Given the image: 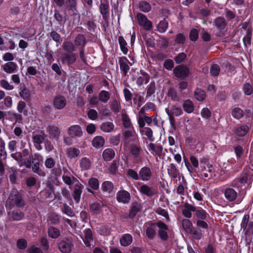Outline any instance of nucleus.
Segmentation results:
<instances>
[{
	"instance_id": "13",
	"label": "nucleus",
	"mask_w": 253,
	"mask_h": 253,
	"mask_svg": "<svg viewBox=\"0 0 253 253\" xmlns=\"http://www.w3.org/2000/svg\"><path fill=\"white\" fill-rule=\"evenodd\" d=\"M139 175L140 180L148 181L151 179L153 175L152 169L148 166H144L139 171Z\"/></svg>"
},
{
	"instance_id": "27",
	"label": "nucleus",
	"mask_w": 253,
	"mask_h": 253,
	"mask_svg": "<svg viewBox=\"0 0 253 253\" xmlns=\"http://www.w3.org/2000/svg\"><path fill=\"white\" fill-rule=\"evenodd\" d=\"M156 223H151L146 230V235L150 240H153L156 235Z\"/></svg>"
},
{
	"instance_id": "23",
	"label": "nucleus",
	"mask_w": 253,
	"mask_h": 253,
	"mask_svg": "<svg viewBox=\"0 0 253 253\" xmlns=\"http://www.w3.org/2000/svg\"><path fill=\"white\" fill-rule=\"evenodd\" d=\"M46 131L48 133L50 138H57L60 135V129L55 125L48 126L46 128Z\"/></svg>"
},
{
	"instance_id": "45",
	"label": "nucleus",
	"mask_w": 253,
	"mask_h": 253,
	"mask_svg": "<svg viewBox=\"0 0 253 253\" xmlns=\"http://www.w3.org/2000/svg\"><path fill=\"white\" fill-rule=\"evenodd\" d=\"M121 245L124 247L129 246L132 241V237L129 234L123 235L120 239Z\"/></svg>"
},
{
	"instance_id": "41",
	"label": "nucleus",
	"mask_w": 253,
	"mask_h": 253,
	"mask_svg": "<svg viewBox=\"0 0 253 253\" xmlns=\"http://www.w3.org/2000/svg\"><path fill=\"white\" fill-rule=\"evenodd\" d=\"M188 233L191 234L193 239L197 240H201L203 235L202 229L197 227L193 228L191 231H190Z\"/></svg>"
},
{
	"instance_id": "19",
	"label": "nucleus",
	"mask_w": 253,
	"mask_h": 253,
	"mask_svg": "<svg viewBox=\"0 0 253 253\" xmlns=\"http://www.w3.org/2000/svg\"><path fill=\"white\" fill-rule=\"evenodd\" d=\"M66 103L67 100L66 98L61 95H56L53 100L54 107L58 110L63 109L66 105Z\"/></svg>"
},
{
	"instance_id": "20",
	"label": "nucleus",
	"mask_w": 253,
	"mask_h": 253,
	"mask_svg": "<svg viewBox=\"0 0 253 253\" xmlns=\"http://www.w3.org/2000/svg\"><path fill=\"white\" fill-rule=\"evenodd\" d=\"M139 192L141 194L145 195L149 197H153L158 193V191L157 188L149 187L146 184H143L140 186Z\"/></svg>"
},
{
	"instance_id": "56",
	"label": "nucleus",
	"mask_w": 253,
	"mask_h": 253,
	"mask_svg": "<svg viewBox=\"0 0 253 253\" xmlns=\"http://www.w3.org/2000/svg\"><path fill=\"white\" fill-rule=\"evenodd\" d=\"M122 122L124 126L126 128H132V126L130 118L126 113L122 114Z\"/></svg>"
},
{
	"instance_id": "48",
	"label": "nucleus",
	"mask_w": 253,
	"mask_h": 253,
	"mask_svg": "<svg viewBox=\"0 0 253 253\" xmlns=\"http://www.w3.org/2000/svg\"><path fill=\"white\" fill-rule=\"evenodd\" d=\"M103 206V205L101 206L100 203L94 202L89 205V210L93 214H97L100 212Z\"/></svg>"
},
{
	"instance_id": "49",
	"label": "nucleus",
	"mask_w": 253,
	"mask_h": 253,
	"mask_svg": "<svg viewBox=\"0 0 253 253\" xmlns=\"http://www.w3.org/2000/svg\"><path fill=\"white\" fill-rule=\"evenodd\" d=\"M140 210V206L137 203H133L132 204L128 217L133 218Z\"/></svg>"
},
{
	"instance_id": "38",
	"label": "nucleus",
	"mask_w": 253,
	"mask_h": 253,
	"mask_svg": "<svg viewBox=\"0 0 253 253\" xmlns=\"http://www.w3.org/2000/svg\"><path fill=\"white\" fill-rule=\"evenodd\" d=\"M3 70L7 73L11 74L16 70L17 64L13 62H8L2 66Z\"/></svg>"
},
{
	"instance_id": "40",
	"label": "nucleus",
	"mask_w": 253,
	"mask_h": 253,
	"mask_svg": "<svg viewBox=\"0 0 253 253\" xmlns=\"http://www.w3.org/2000/svg\"><path fill=\"white\" fill-rule=\"evenodd\" d=\"M100 128L104 132H111L114 129V125L112 122H104L100 125Z\"/></svg>"
},
{
	"instance_id": "16",
	"label": "nucleus",
	"mask_w": 253,
	"mask_h": 253,
	"mask_svg": "<svg viewBox=\"0 0 253 253\" xmlns=\"http://www.w3.org/2000/svg\"><path fill=\"white\" fill-rule=\"evenodd\" d=\"M139 25L147 31L150 30L152 28L151 22L148 20L145 15L142 13H138L136 16Z\"/></svg>"
},
{
	"instance_id": "51",
	"label": "nucleus",
	"mask_w": 253,
	"mask_h": 253,
	"mask_svg": "<svg viewBox=\"0 0 253 253\" xmlns=\"http://www.w3.org/2000/svg\"><path fill=\"white\" fill-rule=\"evenodd\" d=\"M48 236L52 239H56L59 237L60 235V232L57 228L50 226L48 229Z\"/></svg>"
},
{
	"instance_id": "62",
	"label": "nucleus",
	"mask_w": 253,
	"mask_h": 253,
	"mask_svg": "<svg viewBox=\"0 0 253 253\" xmlns=\"http://www.w3.org/2000/svg\"><path fill=\"white\" fill-rule=\"evenodd\" d=\"M119 43L121 51L124 54H126L128 52V49L126 47L127 43L125 40L122 36L118 38Z\"/></svg>"
},
{
	"instance_id": "28",
	"label": "nucleus",
	"mask_w": 253,
	"mask_h": 253,
	"mask_svg": "<svg viewBox=\"0 0 253 253\" xmlns=\"http://www.w3.org/2000/svg\"><path fill=\"white\" fill-rule=\"evenodd\" d=\"M137 121L139 128H143L145 124L150 126L152 123V119L151 117L147 115H144V116H139L138 117Z\"/></svg>"
},
{
	"instance_id": "43",
	"label": "nucleus",
	"mask_w": 253,
	"mask_h": 253,
	"mask_svg": "<svg viewBox=\"0 0 253 253\" xmlns=\"http://www.w3.org/2000/svg\"><path fill=\"white\" fill-rule=\"evenodd\" d=\"M195 98L199 101H203L206 97V94L204 90L200 88H197L194 92Z\"/></svg>"
},
{
	"instance_id": "14",
	"label": "nucleus",
	"mask_w": 253,
	"mask_h": 253,
	"mask_svg": "<svg viewBox=\"0 0 253 253\" xmlns=\"http://www.w3.org/2000/svg\"><path fill=\"white\" fill-rule=\"evenodd\" d=\"M118 62L120 70L122 72L123 76H126L130 69L128 64H129L130 66H131L132 64L129 62L127 58L125 56L119 57Z\"/></svg>"
},
{
	"instance_id": "8",
	"label": "nucleus",
	"mask_w": 253,
	"mask_h": 253,
	"mask_svg": "<svg viewBox=\"0 0 253 253\" xmlns=\"http://www.w3.org/2000/svg\"><path fill=\"white\" fill-rule=\"evenodd\" d=\"M142 148L137 144H132L130 146V152L136 164L142 163L143 158L141 155Z\"/></svg>"
},
{
	"instance_id": "5",
	"label": "nucleus",
	"mask_w": 253,
	"mask_h": 253,
	"mask_svg": "<svg viewBox=\"0 0 253 253\" xmlns=\"http://www.w3.org/2000/svg\"><path fill=\"white\" fill-rule=\"evenodd\" d=\"M7 216L10 220L19 221L24 217V213L20 210L15 208H6Z\"/></svg>"
},
{
	"instance_id": "2",
	"label": "nucleus",
	"mask_w": 253,
	"mask_h": 253,
	"mask_svg": "<svg viewBox=\"0 0 253 253\" xmlns=\"http://www.w3.org/2000/svg\"><path fill=\"white\" fill-rule=\"evenodd\" d=\"M253 175V169H249L242 173L241 176L235 178L232 183V186L235 187H240L242 185L250 183Z\"/></svg>"
},
{
	"instance_id": "52",
	"label": "nucleus",
	"mask_w": 253,
	"mask_h": 253,
	"mask_svg": "<svg viewBox=\"0 0 253 253\" xmlns=\"http://www.w3.org/2000/svg\"><path fill=\"white\" fill-rule=\"evenodd\" d=\"M19 94L21 97L26 101H28L30 99V91L29 89L26 87L23 88L21 87L20 88Z\"/></svg>"
},
{
	"instance_id": "37",
	"label": "nucleus",
	"mask_w": 253,
	"mask_h": 253,
	"mask_svg": "<svg viewBox=\"0 0 253 253\" xmlns=\"http://www.w3.org/2000/svg\"><path fill=\"white\" fill-rule=\"evenodd\" d=\"M84 237L83 241L87 247H90L91 242L93 241L92 233L90 229L87 228L84 231Z\"/></svg>"
},
{
	"instance_id": "39",
	"label": "nucleus",
	"mask_w": 253,
	"mask_h": 253,
	"mask_svg": "<svg viewBox=\"0 0 253 253\" xmlns=\"http://www.w3.org/2000/svg\"><path fill=\"white\" fill-rule=\"evenodd\" d=\"M80 165L82 170H87L90 169L91 162L89 159L84 157L80 160Z\"/></svg>"
},
{
	"instance_id": "24",
	"label": "nucleus",
	"mask_w": 253,
	"mask_h": 253,
	"mask_svg": "<svg viewBox=\"0 0 253 253\" xmlns=\"http://www.w3.org/2000/svg\"><path fill=\"white\" fill-rule=\"evenodd\" d=\"M148 149L152 154H155L159 157L162 156L163 147L161 145H156L154 143H150L148 145Z\"/></svg>"
},
{
	"instance_id": "12",
	"label": "nucleus",
	"mask_w": 253,
	"mask_h": 253,
	"mask_svg": "<svg viewBox=\"0 0 253 253\" xmlns=\"http://www.w3.org/2000/svg\"><path fill=\"white\" fill-rule=\"evenodd\" d=\"M67 133L71 138H75L82 137L83 135V131L80 126L73 125L68 128Z\"/></svg>"
},
{
	"instance_id": "22",
	"label": "nucleus",
	"mask_w": 253,
	"mask_h": 253,
	"mask_svg": "<svg viewBox=\"0 0 253 253\" xmlns=\"http://www.w3.org/2000/svg\"><path fill=\"white\" fill-rule=\"evenodd\" d=\"M130 199V194L126 190H120L117 193V200L119 202L127 204L129 202Z\"/></svg>"
},
{
	"instance_id": "30",
	"label": "nucleus",
	"mask_w": 253,
	"mask_h": 253,
	"mask_svg": "<svg viewBox=\"0 0 253 253\" xmlns=\"http://www.w3.org/2000/svg\"><path fill=\"white\" fill-rule=\"evenodd\" d=\"M184 206V209L182 210L183 215L187 218H191L192 217L191 211H196V207L187 203H185Z\"/></svg>"
},
{
	"instance_id": "10",
	"label": "nucleus",
	"mask_w": 253,
	"mask_h": 253,
	"mask_svg": "<svg viewBox=\"0 0 253 253\" xmlns=\"http://www.w3.org/2000/svg\"><path fill=\"white\" fill-rule=\"evenodd\" d=\"M123 136L125 144L127 145L131 140L134 142L138 141L137 134L133 127L124 130Z\"/></svg>"
},
{
	"instance_id": "15",
	"label": "nucleus",
	"mask_w": 253,
	"mask_h": 253,
	"mask_svg": "<svg viewBox=\"0 0 253 253\" xmlns=\"http://www.w3.org/2000/svg\"><path fill=\"white\" fill-rule=\"evenodd\" d=\"M76 60L77 56L75 53H63L61 56L62 64H67L68 66L74 64Z\"/></svg>"
},
{
	"instance_id": "63",
	"label": "nucleus",
	"mask_w": 253,
	"mask_h": 253,
	"mask_svg": "<svg viewBox=\"0 0 253 253\" xmlns=\"http://www.w3.org/2000/svg\"><path fill=\"white\" fill-rule=\"evenodd\" d=\"M89 186L94 190H97L99 189V183L98 180L95 177L90 178L88 181Z\"/></svg>"
},
{
	"instance_id": "6",
	"label": "nucleus",
	"mask_w": 253,
	"mask_h": 253,
	"mask_svg": "<svg viewBox=\"0 0 253 253\" xmlns=\"http://www.w3.org/2000/svg\"><path fill=\"white\" fill-rule=\"evenodd\" d=\"M73 246V241L71 238L61 240L58 244V249L63 253H70Z\"/></svg>"
},
{
	"instance_id": "31",
	"label": "nucleus",
	"mask_w": 253,
	"mask_h": 253,
	"mask_svg": "<svg viewBox=\"0 0 253 253\" xmlns=\"http://www.w3.org/2000/svg\"><path fill=\"white\" fill-rule=\"evenodd\" d=\"M114 189L113 183L109 181H104L101 185V189L103 193L110 194Z\"/></svg>"
},
{
	"instance_id": "4",
	"label": "nucleus",
	"mask_w": 253,
	"mask_h": 253,
	"mask_svg": "<svg viewBox=\"0 0 253 253\" xmlns=\"http://www.w3.org/2000/svg\"><path fill=\"white\" fill-rule=\"evenodd\" d=\"M213 26L219 30L217 36L222 37L224 35V32L227 26V22L224 17L219 16L216 18L213 22Z\"/></svg>"
},
{
	"instance_id": "32",
	"label": "nucleus",
	"mask_w": 253,
	"mask_h": 253,
	"mask_svg": "<svg viewBox=\"0 0 253 253\" xmlns=\"http://www.w3.org/2000/svg\"><path fill=\"white\" fill-rule=\"evenodd\" d=\"M140 73L141 76L137 78L136 83L137 85L141 86L143 83L147 84L149 81L150 78L148 74L142 70H140Z\"/></svg>"
},
{
	"instance_id": "29",
	"label": "nucleus",
	"mask_w": 253,
	"mask_h": 253,
	"mask_svg": "<svg viewBox=\"0 0 253 253\" xmlns=\"http://www.w3.org/2000/svg\"><path fill=\"white\" fill-rule=\"evenodd\" d=\"M75 46L79 48H83L86 43V39L83 34H79L75 39Z\"/></svg>"
},
{
	"instance_id": "7",
	"label": "nucleus",
	"mask_w": 253,
	"mask_h": 253,
	"mask_svg": "<svg viewBox=\"0 0 253 253\" xmlns=\"http://www.w3.org/2000/svg\"><path fill=\"white\" fill-rule=\"evenodd\" d=\"M173 74L177 78L184 80L189 74V69L185 65H178L174 68Z\"/></svg>"
},
{
	"instance_id": "33",
	"label": "nucleus",
	"mask_w": 253,
	"mask_h": 253,
	"mask_svg": "<svg viewBox=\"0 0 253 253\" xmlns=\"http://www.w3.org/2000/svg\"><path fill=\"white\" fill-rule=\"evenodd\" d=\"M83 186L82 184H77L75 186L73 197L76 203H79L80 201L81 196L82 193Z\"/></svg>"
},
{
	"instance_id": "21",
	"label": "nucleus",
	"mask_w": 253,
	"mask_h": 253,
	"mask_svg": "<svg viewBox=\"0 0 253 253\" xmlns=\"http://www.w3.org/2000/svg\"><path fill=\"white\" fill-rule=\"evenodd\" d=\"M99 12L102 16L103 20L108 22L109 19V2H100Z\"/></svg>"
},
{
	"instance_id": "64",
	"label": "nucleus",
	"mask_w": 253,
	"mask_h": 253,
	"mask_svg": "<svg viewBox=\"0 0 253 253\" xmlns=\"http://www.w3.org/2000/svg\"><path fill=\"white\" fill-rule=\"evenodd\" d=\"M139 8L141 11L144 12H148L151 9L150 4L146 1H140L139 3Z\"/></svg>"
},
{
	"instance_id": "44",
	"label": "nucleus",
	"mask_w": 253,
	"mask_h": 253,
	"mask_svg": "<svg viewBox=\"0 0 253 253\" xmlns=\"http://www.w3.org/2000/svg\"><path fill=\"white\" fill-rule=\"evenodd\" d=\"M169 175L173 178H176L179 174V170L174 164H170L168 168Z\"/></svg>"
},
{
	"instance_id": "18",
	"label": "nucleus",
	"mask_w": 253,
	"mask_h": 253,
	"mask_svg": "<svg viewBox=\"0 0 253 253\" xmlns=\"http://www.w3.org/2000/svg\"><path fill=\"white\" fill-rule=\"evenodd\" d=\"M228 202H234L237 198V192L232 188H226L221 190Z\"/></svg>"
},
{
	"instance_id": "34",
	"label": "nucleus",
	"mask_w": 253,
	"mask_h": 253,
	"mask_svg": "<svg viewBox=\"0 0 253 253\" xmlns=\"http://www.w3.org/2000/svg\"><path fill=\"white\" fill-rule=\"evenodd\" d=\"M115 156L114 150L112 148L105 149L102 154V157L104 161H110L112 160Z\"/></svg>"
},
{
	"instance_id": "57",
	"label": "nucleus",
	"mask_w": 253,
	"mask_h": 253,
	"mask_svg": "<svg viewBox=\"0 0 253 253\" xmlns=\"http://www.w3.org/2000/svg\"><path fill=\"white\" fill-rule=\"evenodd\" d=\"M249 130V127L247 126H242L237 127L235 130V134L239 136H245Z\"/></svg>"
},
{
	"instance_id": "55",
	"label": "nucleus",
	"mask_w": 253,
	"mask_h": 253,
	"mask_svg": "<svg viewBox=\"0 0 253 253\" xmlns=\"http://www.w3.org/2000/svg\"><path fill=\"white\" fill-rule=\"evenodd\" d=\"M142 130H141L140 131L142 132V134L143 135H146L149 140L151 141H154V137H153V131L150 127H144L143 128H141Z\"/></svg>"
},
{
	"instance_id": "60",
	"label": "nucleus",
	"mask_w": 253,
	"mask_h": 253,
	"mask_svg": "<svg viewBox=\"0 0 253 253\" xmlns=\"http://www.w3.org/2000/svg\"><path fill=\"white\" fill-rule=\"evenodd\" d=\"M168 26V22L165 18L164 20L161 21L158 24L157 26L158 31L161 33H163L167 31Z\"/></svg>"
},
{
	"instance_id": "17",
	"label": "nucleus",
	"mask_w": 253,
	"mask_h": 253,
	"mask_svg": "<svg viewBox=\"0 0 253 253\" xmlns=\"http://www.w3.org/2000/svg\"><path fill=\"white\" fill-rule=\"evenodd\" d=\"M65 9L67 11L72 12V15L74 16L78 15L79 19H80V15L78 12L77 9V0H65Z\"/></svg>"
},
{
	"instance_id": "42",
	"label": "nucleus",
	"mask_w": 253,
	"mask_h": 253,
	"mask_svg": "<svg viewBox=\"0 0 253 253\" xmlns=\"http://www.w3.org/2000/svg\"><path fill=\"white\" fill-rule=\"evenodd\" d=\"M98 97L101 102L106 103L110 99L111 94L108 91L102 90L99 92Z\"/></svg>"
},
{
	"instance_id": "11",
	"label": "nucleus",
	"mask_w": 253,
	"mask_h": 253,
	"mask_svg": "<svg viewBox=\"0 0 253 253\" xmlns=\"http://www.w3.org/2000/svg\"><path fill=\"white\" fill-rule=\"evenodd\" d=\"M241 228L245 231V234H250L253 233V222L250 220V215L245 214L242 219Z\"/></svg>"
},
{
	"instance_id": "46",
	"label": "nucleus",
	"mask_w": 253,
	"mask_h": 253,
	"mask_svg": "<svg viewBox=\"0 0 253 253\" xmlns=\"http://www.w3.org/2000/svg\"><path fill=\"white\" fill-rule=\"evenodd\" d=\"M47 36L51 37L52 40L56 42L57 46H58L63 41L61 35L55 31H52Z\"/></svg>"
},
{
	"instance_id": "3",
	"label": "nucleus",
	"mask_w": 253,
	"mask_h": 253,
	"mask_svg": "<svg viewBox=\"0 0 253 253\" xmlns=\"http://www.w3.org/2000/svg\"><path fill=\"white\" fill-rule=\"evenodd\" d=\"M43 161V158L42 155L38 153L34 154V158L32 160L31 168L32 171L38 174L40 176L44 177L45 176L46 173L45 171L40 167V163Z\"/></svg>"
},
{
	"instance_id": "36",
	"label": "nucleus",
	"mask_w": 253,
	"mask_h": 253,
	"mask_svg": "<svg viewBox=\"0 0 253 253\" xmlns=\"http://www.w3.org/2000/svg\"><path fill=\"white\" fill-rule=\"evenodd\" d=\"M105 144V140L101 136H96L92 140V145L96 149L102 147Z\"/></svg>"
},
{
	"instance_id": "50",
	"label": "nucleus",
	"mask_w": 253,
	"mask_h": 253,
	"mask_svg": "<svg viewBox=\"0 0 253 253\" xmlns=\"http://www.w3.org/2000/svg\"><path fill=\"white\" fill-rule=\"evenodd\" d=\"M231 115L234 118L240 120L243 117L244 113L243 110L240 108L235 107L232 109Z\"/></svg>"
},
{
	"instance_id": "35",
	"label": "nucleus",
	"mask_w": 253,
	"mask_h": 253,
	"mask_svg": "<svg viewBox=\"0 0 253 253\" xmlns=\"http://www.w3.org/2000/svg\"><path fill=\"white\" fill-rule=\"evenodd\" d=\"M62 48L64 53H74L75 50V46L74 43L71 41H65L63 42Z\"/></svg>"
},
{
	"instance_id": "9",
	"label": "nucleus",
	"mask_w": 253,
	"mask_h": 253,
	"mask_svg": "<svg viewBox=\"0 0 253 253\" xmlns=\"http://www.w3.org/2000/svg\"><path fill=\"white\" fill-rule=\"evenodd\" d=\"M158 227V234L159 238L163 241H167L169 239L167 231L169 229L168 226L163 221L160 220L157 222Z\"/></svg>"
},
{
	"instance_id": "61",
	"label": "nucleus",
	"mask_w": 253,
	"mask_h": 253,
	"mask_svg": "<svg viewBox=\"0 0 253 253\" xmlns=\"http://www.w3.org/2000/svg\"><path fill=\"white\" fill-rule=\"evenodd\" d=\"M182 226L184 230L188 233L191 231L193 228V224L191 221L188 219H184L182 220Z\"/></svg>"
},
{
	"instance_id": "59",
	"label": "nucleus",
	"mask_w": 253,
	"mask_h": 253,
	"mask_svg": "<svg viewBox=\"0 0 253 253\" xmlns=\"http://www.w3.org/2000/svg\"><path fill=\"white\" fill-rule=\"evenodd\" d=\"M86 27L89 33L95 32L97 28L95 20L93 19L88 20L86 22Z\"/></svg>"
},
{
	"instance_id": "1",
	"label": "nucleus",
	"mask_w": 253,
	"mask_h": 253,
	"mask_svg": "<svg viewBox=\"0 0 253 253\" xmlns=\"http://www.w3.org/2000/svg\"><path fill=\"white\" fill-rule=\"evenodd\" d=\"M25 205L22 195L19 193L17 190L13 189L6 201L5 207L6 208H10L16 207L22 208L24 207Z\"/></svg>"
},
{
	"instance_id": "53",
	"label": "nucleus",
	"mask_w": 253,
	"mask_h": 253,
	"mask_svg": "<svg viewBox=\"0 0 253 253\" xmlns=\"http://www.w3.org/2000/svg\"><path fill=\"white\" fill-rule=\"evenodd\" d=\"M111 110L115 114L119 113L121 109V104L116 99L113 100L110 104Z\"/></svg>"
},
{
	"instance_id": "25",
	"label": "nucleus",
	"mask_w": 253,
	"mask_h": 253,
	"mask_svg": "<svg viewBox=\"0 0 253 253\" xmlns=\"http://www.w3.org/2000/svg\"><path fill=\"white\" fill-rule=\"evenodd\" d=\"M46 137V135L44 133L42 135L35 134L33 136L34 145L38 150L42 149L41 144Z\"/></svg>"
},
{
	"instance_id": "58",
	"label": "nucleus",
	"mask_w": 253,
	"mask_h": 253,
	"mask_svg": "<svg viewBox=\"0 0 253 253\" xmlns=\"http://www.w3.org/2000/svg\"><path fill=\"white\" fill-rule=\"evenodd\" d=\"M252 37V30L251 29H248L246 36L243 38L244 45L248 47L251 44V39Z\"/></svg>"
},
{
	"instance_id": "54",
	"label": "nucleus",
	"mask_w": 253,
	"mask_h": 253,
	"mask_svg": "<svg viewBox=\"0 0 253 253\" xmlns=\"http://www.w3.org/2000/svg\"><path fill=\"white\" fill-rule=\"evenodd\" d=\"M54 17L60 25H63L66 22L65 17L57 9H55L54 10Z\"/></svg>"
},
{
	"instance_id": "26",
	"label": "nucleus",
	"mask_w": 253,
	"mask_h": 253,
	"mask_svg": "<svg viewBox=\"0 0 253 253\" xmlns=\"http://www.w3.org/2000/svg\"><path fill=\"white\" fill-rule=\"evenodd\" d=\"M67 157L70 159H76L78 157L81 153L80 149L76 147H70L66 150Z\"/></svg>"
},
{
	"instance_id": "47",
	"label": "nucleus",
	"mask_w": 253,
	"mask_h": 253,
	"mask_svg": "<svg viewBox=\"0 0 253 253\" xmlns=\"http://www.w3.org/2000/svg\"><path fill=\"white\" fill-rule=\"evenodd\" d=\"M182 106L184 110L188 114L191 113L194 111V104L190 99H187L185 100L183 103Z\"/></svg>"
}]
</instances>
